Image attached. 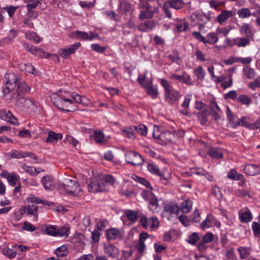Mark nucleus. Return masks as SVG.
Returning <instances> with one entry per match:
<instances>
[{"label": "nucleus", "mask_w": 260, "mask_h": 260, "mask_svg": "<svg viewBox=\"0 0 260 260\" xmlns=\"http://www.w3.org/2000/svg\"><path fill=\"white\" fill-rule=\"evenodd\" d=\"M51 102L57 108L66 112H73L76 110L75 102L84 105L86 103L87 98L81 96L75 92L70 94L65 91L58 90L51 94Z\"/></svg>", "instance_id": "f257e3e1"}, {"label": "nucleus", "mask_w": 260, "mask_h": 260, "mask_svg": "<svg viewBox=\"0 0 260 260\" xmlns=\"http://www.w3.org/2000/svg\"><path fill=\"white\" fill-rule=\"evenodd\" d=\"M5 86L3 88L4 94H8L15 91L20 95L21 93L28 92L30 88L24 82L19 81V77L14 73H9L5 75Z\"/></svg>", "instance_id": "f03ea898"}, {"label": "nucleus", "mask_w": 260, "mask_h": 260, "mask_svg": "<svg viewBox=\"0 0 260 260\" xmlns=\"http://www.w3.org/2000/svg\"><path fill=\"white\" fill-rule=\"evenodd\" d=\"M58 188L62 193L72 197H80L83 194V191L79 183L72 179H65Z\"/></svg>", "instance_id": "7ed1b4c3"}, {"label": "nucleus", "mask_w": 260, "mask_h": 260, "mask_svg": "<svg viewBox=\"0 0 260 260\" xmlns=\"http://www.w3.org/2000/svg\"><path fill=\"white\" fill-rule=\"evenodd\" d=\"M159 80L161 85L165 89L166 101L170 104H174L179 99L180 95L179 91L175 90L166 79H160Z\"/></svg>", "instance_id": "20e7f679"}, {"label": "nucleus", "mask_w": 260, "mask_h": 260, "mask_svg": "<svg viewBox=\"0 0 260 260\" xmlns=\"http://www.w3.org/2000/svg\"><path fill=\"white\" fill-rule=\"evenodd\" d=\"M179 212V206L175 203H171L165 206L162 214L168 220L173 221L178 217Z\"/></svg>", "instance_id": "39448f33"}, {"label": "nucleus", "mask_w": 260, "mask_h": 260, "mask_svg": "<svg viewBox=\"0 0 260 260\" xmlns=\"http://www.w3.org/2000/svg\"><path fill=\"white\" fill-rule=\"evenodd\" d=\"M140 7L143 10L140 13L139 18L141 20H144L146 18L151 19L153 14L155 13H157L158 11V9L156 7L152 9V7L149 4H140Z\"/></svg>", "instance_id": "423d86ee"}, {"label": "nucleus", "mask_w": 260, "mask_h": 260, "mask_svg": "<svg viewBox=\"0 0 260 260\" xmlns=\"http://www.w3.org/2000/svg\"><path fill=\"white\" fill-rule=\"evenodd\" d=\"M125 156L126 162L133 166L141 165L144 161L142 156L135 151H129L126 152Z\"/></svg>", "instance_id": "0eeeda50"}, {"label": "nucleus", "mask_w": 260, "mask_h": 260, "mask_svg": "<svg viewBox=\"0 0 260 260\" xmlns=\"http://www.w3.org/2000/svg\"><path fill=\"white\" fill-rule=\"evenodd\" d=\"M221 223L219 220L216 219L213 215L208 214L206 219L201 223V228L205 230L210 227L215 226L219 228Z\"/></svg>", "instance_id": "6e6552de"}, {"label": "nucleus", "mask_w": 260, "mask_h": 260, "mask_svg": "<svg viewBox=\"0 0 260 260\" xmlns=\"http://www.w3.org/2000/svg\"><path fill=\"white\" fill-rule=\"evenodd\" d=\"M140 222L145 229L151 230L157 228L159 223L157 218L154 216L149 218L146 216H142L140 219Z\"/></svg>", "instance_id": "1a4fd4ad"}, {"label": "nucleus", "mask_w": 260, "mask_h": 260, "mask_svg": "<svg viewBox=\"0 0 260 260\" xmlns=\"http://www.w3.org/2000/svg\"><path fill=\"white\" fill-rule=\"evenodd\" d=\"M250 39L249 37H237L229 41L231 46H237L238 48H245L250 46Z\"/></svg>", "instance_id": "9d476101"}, {"label": "nucleus", "mask_w": 260, "mask_h": 260, "mask_svg": "<svg viewBox=\"0 0 260 260\" xmlns=\"http://www.w3.org/2000/svg\"><path fill=\"white\" fill-rule=\"evenodd\" d=\"M88 189L89 192L92 193H97L104 191L105 189L104 181L100 178L91 181L88 185Z\"/></svg>", "instance_id": "9b49d317"}, {"label": "nucleus", "mask_w": 260, "mask_h": 260, "mask_svg": "<svg viewBox=\"0 0 260 260\" xmlns=\"http://www.w3.org/2000/svg\"><path fill=\"white\" fill-rule=\"evenodd\" d=\"M80 43H75L70 45L68 48L60 49L59 54L64 59L68 58L71 54L74 53L80 47Z\"/></svg>", "instance_id": "f8f14e48"}, {"label": "nucleus", "mask_w": 260, "mask_h": 260, "mask_svg": "<svg viewBox=\"0 0 260 260\" xmlns=\"http://www.w3.org/2000/svg\"><path fill=\"white\" fill-rule=\"evenodd\" d=\"M0 118L13 125H17L18 124L17 119L9 110L5 109L0 110Z\"/></svg>", "instance_id": "ddd939ff"}, {"label": "nucleus", "mask_w": 260, "mask_h": 260, "mask_svg": "<svg viewBox=\"0 0 260 260\" xmlns=\"http://www.w3.org/2000/svg\"><path fill=\"white\" fill-rule=\"evenodd\" d=\"M240 221L243 223H248L252 220V215L247 207L241 209L238 213Z\"/></svg>", "instance_id": "4468645a"}, {"label": "nucleus", "mask_w": 260, "mask_h": 260, "mask_svg": "<svg viewBox=\"0 0 260 260\" xmlns=\"http://www.w3.org/2000/svg\"><path fill=\"white\" fill-rule=\"evenodd\" d=\"M41 183L47 191H52L55 187V184L52 177L46 175L41 179Z\"/></svg>", "instance_id": "2eb2a0df"}, {"label": "nucleus", "mask_w": 260, "mask_h": 260, "mask_svg": "<svg viewBox=\"0 0 260 260\" xmlns=\"http://www.w3.org/2000/svg\"><path fill=\"white\" fill-rule=\"evenodd\" d=\"M156 26V22L153 20H147L140 23L138 26L139 30L147 32L153 30Z\"/></svg>", "instance_id": "dca6fc26"}, {"label": "nucleus", "mask_w": 260, "mask_h": 260, "mask_svg": "<svg viewBox=\"0 0 260 260\" xmlns=\"http://www.w3.org/2000/svg\"><path fill=\"white\" fill-rule=\"evenodd\" d=\"M104 253L112 258H116L119 255V249L112 244H105L104 247Z\"/></svg>", "instance_id": "f3484780"}, {"label": "nucleus", "mask_w": 260, "mask_h": 260, "mask_svg": "<svg viewBox=\"0 0 260 260\" xmlns=\"http://www.w3.org/2000/svg\"><path fill=\"white\" fill-rule=\"evenodd\" d=\"M170 78L172 80L178 81L187 85H192L190 76L185 73L182 75H177L174 73L171 74Z\"/></svg>", "instance_id": "a211bd4d"}, {"label": "nucleus", "mask_w": 260, "mask_h": 260, "mask_svg": "<svg viewBox=\"0 0 260 260\" xmlns=\"http://www.w3.org/2000/svg\"><path fill=\"white\" fill-rule=\"evenodd\" d=\"M74 37L85 41H92L97 36L96 34L92 32H90L88 34L84 31H76L74 32Z\"/></svg>", "instance_id": "6ab92c4d"}, {"label": "nucleus", "mask_w": 260, "mask_h": 260, "mask_svg": "<svg viewBox=\"0 0 260 260\" xmlns=\"http://www.w3.org/2000/svg\"><path fill=\"white\" fill-rule=\"evenodd\" d=\"M244 172L249 176L257 175L260 174L259 166L247 164L244 167Z\"/></svg>", "instance_id": "aec40b11"}, {"label": "nucleus", "mask_w": 260, "mask_h": 260, "mask_svg": "<svg viewBox=\"0 0 260 260\" xmlns=\"http://www.w3.org/2000/svg\"><path fill=\"white\" fill-rule=\"evenodd\" d=\"M16 104L25 109H31L35 105L34 101L29 99H24L19 96L17 99Z\"/></svg>", "instance_id": "412c9836"}, {"label": "nucleus", "mask_w": 260, "mask_h": 260, "mask_svg": "<svg viewBox=\"0 0 260 260\" xmlns=\"http://www.w3.org/2000/svg\"><path fill=\"white\" fill-rule=\"evenodd\" d=\"M146 90V93L150 95L152 99H155L158 95V91L157 85H153L152 82H148L146 86L143 87Z\"/></svg>", "instance_id": "4be33fe9"}, {"label": "nucleus", "mask_w": 260, "mask_h": 260, "mask_svg": "<svg viewBox=\"0 0 260 260\" xmlns=\"http://www.w3.org/2000/svg\"><path fill=\"white\" fill-rule=\"evenodd\" d=\"M194 16L198 23H202L206 24L211 20L210 14L209 13L196 12L194 14Z\"/></svg>", "instance_id": "5701e85b"}, {"label": "nucleus", "mask_w": 260, "mask_h": 260, "mask_svg": "<svg viewBox=\"0 0 260 260\" xmlns=\"http://www.w3.org/2000/svg\"><path fill=\"white\" fill-rule=\"evenodd\" d=\"M62 134L61 133H56L53 131H50L48 133V137L46 140V142L56 143L59 140L62 139Z\"/></svg>", "instance_id": "b1692460"}, {"label": "nucleus", "mask_w": 260, "mask_h": 260, "mask_svg": "<svg viewBox=\"0 0 260 260\" xmlns=\"http://www.w3.org/2000/svg\"><path fill=\"white\" fill-rule=\"evenodd\" d=\"M191 101V95H185L184 101L181 105L183 109L180 110L179 112L184 115H188L189 114V104Z\"/></svg>", "instance_id": "393cba45"}, {"label": "nucleus", "mask_w": 260, "mask_h": 260, "mask_svg": "<svg viewBox=\"0 0 260 260\" xmlns=\"http://www.w3.org/2000/svg\"><path fill=\"white\" fill-rule=\"evenodd\" d=\"M239 31L241 34L244 35L245 37L251 39H252L254 36L253 32L251 29L250 25L246 23H243L241 26H240Z\"/></svg>", "instance_id": "a878e982"}, {"label": "nucleus", "mask_w": 260, "mask_h": 260, "mask_svg": "<svg viewBox=\"0 0 260 260\" xmlns=\"http://www.w3.org/2000/svg\"><path fill=\"white\" fill-rule=\"evenodd\" d=\"M18 67L20 70L24 71L26 73L35 75H37L38 74V71L36 70L35 67L30 64L21 63L18 64Z\"/></svg>", "instance_id": "bb28decb"}, {"label": "nucleus", "mask_w": 260, "mask_h": 260, "mask_svg": "<svg viewBox=\"0 0 260 260\" xmlns=\"http://www.w3.org/2000/svg\"><path fill=\"white\" fill-rule=\"evenodd\" d=\"M237 250L239 252L240 257L242 259L248 258L252 252V249L250 246H239Z\"/></svg>", "instance_id": "cd10ccee"}, {"label": "nucleus", "mask_w": 260, "mask_h": 260, "mask_svg": "<svg viewBox=\"0 0 260 260\" xmlns=\"http://www.w3.org/2000/svg\"><path fill=\"white\" fill-rule=\"evenodd\" d=\"M219 40L218 36L216 32H209L206 35L205 45H214L218 42Z\"/></svg>", "instance_id": "c85d7f7f"}, {"label": "nucleus", "mask_w": 260, "mask_h": 260, "mask_svg": "<svg viewBox=\"0 0 260 260\" xmlns=\"http://www.w3.org/2000/svg\"><path fill=\"white\" fill-rule=\"evenodd\" d=\"M148 238V235L146 233H143L140 235L139 243L137 245V248L139 252H143L145 249V241Z\"/></svg>", "instance_id": "c756f323"}, {"label": "nucleus", "mask_w": 260, "mask_h": 260, "mask_svg": "<svg viewBox=\"0 0 260 260\" xmlns=\"http://www.w3.org/2000/svg\"><path fill=\"white\" fill-rule=\"evenodd\" d=\"M148 71H146L143 74H139L137 79V81L141 85L142 87L146 86L147 85V83L151 81V82H153V80L151 77L148 78L147 77Z\"/></svg>", "instance_id": "7c9ffc66"}, {"label": "nucleus", "mask_w": 260, "mask_h": 260, "mask_svg": "<svg viewBox=\"0 0 260 260\" xmlns=\"http://www.w3.org/2000/svg\"><path fill=\"white\" fill-rule=\"evenodd\" d=\"M192 202L190 200H186L183 201L180 206H179V211L184 213H187L192 209Z\"/></svg>", "instance_id": "2f4dec72"}, {"label": "nucleus", "mask_w": 260, "mask_h": 260, "mask_svg": "<svg viewBox=\"0 0 260 260\" xmlns=\"http://www.w3.org/2000/svg\"><path fill=\"white\" fill-rule=\"evenodd\" d=\"M209 154L213 158L220 159L223 157V150L220 148H211Z\"/></svg>", "instance_id": "473e14b6"}, {"label": "nucleus", "mask_w": 260, "mask_h": 260, "mask_svg": "<svg viewBox=\"0 0 260 260\" xmlns=\"http://www.w3.org/2000/svg\"><path fill=\"white\" fill-rule=\"evenodd\" d=\"M233 16V12L231 11L225 10L217 16V21L220 24H222L229 18L232 17Z\"/></svg>", "instance_id": "72a5a7b5"}, {"label": "nucleus", "mask_w": 260, "mask_h": 260, "mask_svg": "<svg viewBox=\"0 0 260 260\" xmlns=\"http://www.w3.org/2000/svg\"><path fill=\"white\" fill-rule=\"evenodd\" d=\"M250 118L248 116H243L240 118L237 123L235 124V128L242 126L251 129V123H249Z\"/></svg>", "instance_id": "f704fd0d"}, {"label": "nucleus", "mask_w": 260, "mask_h": 260, "mask_svg": "<svg viewBox=\"0 0 260 260\" xmlns=\"http://www.w3.org/2000/svg\"><path fill=\"white\" fill-rule=\"evenodd\" d=\"M106 235L107 239L115 240L119 236L120 232L116 228H110L106 230Z\"/></svg>", "instance_id": "c9c22d12"}, {"label": "nucleus", "mask_w": 260, "mask_h": 260, "mask_svg": "<svg viewBox=\"0 0 260 260\" xmlns=\"http://www.w3.org/2000/svg\"><path fill=\"white\" fill-rule=\"evenodd\" d=\"M242 72L244 76L248 79H253L256 75L254 69L248 66L243 67Z\"/></svg>", "instance_id": "e433bc0d"}, {"label": "nucleus", "mask_w": 260, "mask_h": 260, "mask_svg": "<svg viewBox=\"0 0 260 260\" xmlns=\"http://www.w3.org/2000/svg\"><path fill=\"white\" fill-rule=\"evenodd\" d=\"M226 114L232 127L235 128V124L237 123V121H235L237 116L232 112L229 106L226 107Z\"/></svg>", "instance_id": "4c0bfd02"}, {"label": "nucleus", "mask_w": 260, "mask_h": 260, "mask_svg": "<svg viewBox=\"0 0 260 260\" xmlns=\"http://www.w3.org/2000/svg\"><path fill=\"white\" fill-rule=\"evenodd\" d=\"M24 3H27L26 7L28 13L31 12V10L36 9L42 0H22Z\"/></svg>", "instance_id": "58836bf2"}, {"label": "nucleus", "mask_w": 260, "mask_h": 260, "mask_svg": "<svg viewBox=\"0 0 260 260\" xmlns=\"http://www.w3.org/2000/svg\"><path fill=\"white\" fill-rule=\"evenodd\" d=\"M125 215L127 219L132 223L135 222L138 219V212L132 210H126Z\"/></svg>", "instance_id": "ea45409f"}, {"label": "nucleus", "mask_w": 260, "mask_h": 260, "mask_svg": "<svg viewBox=\"0 0 260 260\" xmlns=\"http://www.w3.org/2000/svg\"><path fill=\"white\" fill-rule=\"evenodd\" d=\"M57 227L53 225H46L43 230L45 234L51 236L57 237Z\"/></svg>", "instance_id": "a19ab883"}, {"label": "nucleus", "mask_w": 260, "mask_h": 260, "mask_svg": "<svg viewBox=\"0 0 260 260\" xmlns=\"http://www.w3.org/2000/svg\"><path fill=\"white\" fill-rule=\"evenodd\" d=\"M251 229L254 237L260 238V214L258 217V222L253 221L252 223Z\"/></svg>", "instance_id": "79ce46f5"}, {"label": "nucleus", "mask_w": 260, "mask_h": 260, "mask_svg": "<svg viewBox=\"0 0 260 260\" xmlns=\"http://www.w3.org/2000/svg\"><path fill=\"white\" fill-rule=\"evenodd\" d=\"M94 139L98 143H103L108 140L103 133L101 131H95L94 133Z\"/></svg>", "instance_id": "37998d69"}, {"label": "nucleus", "mask_w": 260, "mask_h": 260, "mask_svg": "<svg viewBox=\"0 0 260 260\" xmlns=\"http://www.w3.org/2000/svg\"><path fill=\"white\" fill-rule=\"evenodd\" d=\"M167 4L170 7L176 10L182 8L184 6V3L182 0H169Z\"/></svg>", "instance_id": "c03bdc74"}, {"label": "nucleus", "mask_w": 260, "mask_h": 260, "mask_svg": "<svg viewBox=\"0 0 260 260\" xmlns=\"http://www.w3.org/2000/svg\"><path fill=\"white\" fill-rule=\"evenodd\" d=\"M68 247L63 245L56 249L55 253L58 257H63L68 254Z\"/></svg>", "instance_id": "a18cd8bd"}, {"label": "nucleus", "mask_w": 260, "mask_h": 260, "mask_svg": "<svg viewBox=\"0 0 260 260\" xmlns=\"http://www.w3.org/2000/svg\"><path fill=\"white\" fill-rule=\"evenodd\" d=\"M70 229L69 226H62L57 229V237H68L70 234Z\"/></svg>", "instance_id": "49530a36"}, {"label": "nucleus", "mask_w": 260, "mask_h": 260, "mask_svg": "<svg viewBox=\"0 0 260 260\" xmlns=\"http://www.w3.org/2000/svg\"><path fill=\"white\" fill-rule=\"evenodd\" d=\"M227 177L233 180H239L243 179V175L238 173L235 170H232L228 172Z\"/></svg>", "instance_id": "de8ad7c7"}, {"label": "nucleus", "mask_w": 260, "mask_h": 260, "mask_svg": "<svg viewBox=\"0 0 260 260\" xmlns=\"http://www.w3.org/2000/svg\"><path fill=\"white\" fill-rule=\"evenodd\" d=\"M25 37L27 39L33 40L36 44L39 43L41 40V38L34 31L27 32L25 34Z\"/></svg>", "instance_id": "09e8293b"}, {"label": "nucleus", "mask_w": 260, "mask_h": 260, "mask_svg": "<svg viewBox=\"0 0 260 260\" xmlns=\"http://www.w3.org/2000/svg\"><path fill=\"white\" fill-rule=\"evenodd\" d=\"M134 127H127L122 130L124 136L130 139H134L136 138Z\"/></svg>", "instance_id": "8fccbe9b"}, {"label": "nucleus", "mask_w": 260, "mask_h": 260, "mask_svg": "<svg viewBox=\"0 0 260 260\" xmlns=\"http://www.w3.org/2000/svg\"><path fill=\"white\" fill-rule=\"evenodd\" d=\"M193 73L198 80L202 81L204 79L206 73L202 67H198L194 70Z\"/></svg>", "instance_id": "3c124183"}, {"label": "nucleus", "mask_w": 260, "mask_h": 260, "mask_svg": "<svg viewBox=\"0 0 260 260\" xmlns=\"http://www.w3.org/2000/svg\"><path fill=\"white\" fill-rule=\"evenodd\" d=\"M147 168L148 170L155 175L160 174V171L158 166L152 162H147Z\"/></svg>", "instance_id": "603ef678"}, {"label": "nucleus", "mask_w": 260, "mask_h": 260, "mask_svg": "<svg viewBox=\"0 0 260 260\" xmlns=\"http://www.w3.org/2000/svg\"><path fill=\"white\" fill-rule=\"evenodd\" d=\"M3 254L7 256L9 258H13L16 255V249L9 248V247H4L2 250Z\"/></svg>", "instance_id": "864d4df0"}, {"label": "nucleus", "mask_w": 260, "mask_h": 260, "mask_svg": "<svg viewBox=\"0 0 260 260\" xmlns=\"http://www.w3.org/2000/svg\"><path fill=\"white\" fill-rule=\"evenodd\" d=\"M237 13L239 17L241 18H248L251 15L249 9L246 8L239 9Z\"/></svg>", "instance_id": "5fc2aeb1"}, {"label": "nucleus", "mask_w": 260, "mask_h": 260, "mask_svg": "<svg viewBox=\"0 0 260 260\" xmlns=\"http://www.w3.org/2000/svg\"><path fill=\"white\" fill-rule=\"evenodd\" d=\"M134 129L139 134L145 136L147 134V128L144 124H139L134 126Z\"/></svg>", "instance_id": "6e6d98bb"}, {"label": "nucleus", "mask_w": 260, "mask_h": 260, "mask_svg": "<svg viewBox=\"0 0 260 260\" xmlns=\"http://www.w3.org/2000/svg\"><path fill=\"white\" fill-rule=\"evenodd\" d=\"M29 154H30L24 152H20L15 150L11 153V156L14 158L20 159L27 157Z\"/></svg>", "instance_id": "4d7b16f0"}, {"label": "nucleus", "mask_w": 260, "mask_h": 260, "mask_svg": "<svg viewBox=\"0 0 260 260\" xmlns=\"http://www.w3.org/2000/svg\"><path fill=\"white\" fill-rule=\"evenodd\" d=\"M164 134L162 133L161 128L156 125L153 126V137L156 139L160 140L162 138Z\"/></svg>", "instance_id": "13d9d810"}, {"label": "nucleus", "mask_w": 260, "mask_h": 260, "mask_svg": "<svg viewBox=\"0 0 260 260\" xmlns=\"http://www.w3.org/2000/svg\"><path fill=\"white\" fill-rule=\"evenodd\" d=\"M232 28L230 26H228L226 27L221 28L218 27L216 29V31L218 35L221 34L223 36L225 37L229 34L230 31L232 30Z\"/></svg>", "instance_id": "bf43d9fd"}, {"label": "nucleus", "mask_w": 260, "mask_h": 260, "mask_svg": "<svg viewBox=\"0 0 260 260\" xmlns=\"http://www.w3.org/2000/svg\"><path fill=\"white\" fill-rule=\"evenodd\" d=\"M149 208L154 212L158 206V201L154 197H152L149 200Z\"/></svg>", "instance_id": "052dcab7"}, {"label": "nucleus", "mask_w": 260, "mask_h": 260, "mask_svg": "<svg viewBox=\"0 0 260 260\" xmlns=\"http://www.w3.org/2000/svg\"><path fill=\"white\" fill-rule=\"evenodd\" d=\"M198 117L200 121L201 124H205L207 121V112L206 110H203L198 114Z\"/></svg>", "instance_id": "680f3d73"}, {"label": "nucleus", "mask_w": 260, "mask_h": 260, "mask_svg": "<svg viewBox=\"0 0 260 260\" xmlns=\"http://www.w3.org/2000/svg\"><path fill=\"white\" fill-rule=\"evenodd\" d=\"M235 194L236 196L240 198L245 197H251L249 194V191L246 189H238L235 191Z\"/></svg>", "instance_id": "e2e57ef3"}, {"label": "nucleus", "mask_w": 260, "mask_h": 260, "mask_svg": "<svg viewBox=\"0 0 260 260\" xmlns=\"http://www.w3.org/2000/svg\"><path fill=\"white\" fill-rule=\"evenodd\" d=\"M199 239V234L197 233H193L188 237L187 242L191 245H195Z\"/></svg>", "instance_id": "0e129e2a"}, {"label": "nucleus", "mask_w": 260, "mask_h": 260, "mask_svg": "<svg viewBox=\"0 0 260 260\" xmlns=\"http://www.w3.org/2000/svg\"><path fill=\"white\" fill-rule=\"evenodd\" d=\"M188 28V24L185 21H180L176 24V28L177 32L185 31Z\"/></svg>", "instance_id": "69168bd1"}, {"label": "nucleus", "mask_w": 260, "mask_h": 260, "mask_svg": "<svg viewBox=\"0 0 260 260\" xmlns=\"http://www.w3.org/2000/svg\"><path fill=\"white\" fill-rule=\"evenodd\" d=\"M238 101L242 104L247 106L249 105L251 103V100L246 95H241L238 98Z\"/></svg>", "instance_id": "338daca9"}, {"label": "nucleus", "mask_w": 260, "mask_h": 260, "mask_svg": "<svg viewBox=\"0 0 260 260\" xmlns=\"http://www.w3.org/2000/svg\"><path fill=\"white\" fill-rule=\"evenodd\" d=\"M23 169L25 172L32 176H36L38 174V172L36 171V168L33 167L23 166Z\"/></svg>", "instance_id": "774afa93"}]
</instances>
